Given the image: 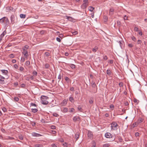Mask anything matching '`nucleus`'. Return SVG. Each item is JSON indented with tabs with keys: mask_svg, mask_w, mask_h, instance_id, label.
I'll return each instance as SVG.
<instances>
[{
	"mask_svg": "<svg viewBox=\"0 0 147 147\" xmlns=\"http://www.w3.org/2000/svg\"><path fill=\"white\" fill-rule=\"evenodd\" d=\"M0 23L4 25L6 29L8 26L9 24V22L7 17H4L0 19Z\"/></svg>",
	"mask_w": 147,
	"mask_h": 147,
	"instance_id": "obj_1",
	"label": "nucleus"
},
{
	"mask_svg": "<svg viewBox=\"0 0 147 147\" xmlns=\"http://www.w3.org/2000/svg\"><path fill=\"white\" fill-rule=\"evenodd\" d=\"M49 98L44 96H41V103L43 105H47L48 103V102L47 100Z\"/></svg>",
	"mask_w": 147,
	"mask_h": 147,
	"instance_id": "obj_2",
	"label": "nucleus"
},
{
	"mask_svg": "<svg viewBox=\"0 0 147 147\" xmlns=\"http://www.w3.org/2000/svg\"><path fill=\"white\" fill-rule=\"evenodd\" d=\"M118 125L117 123L115 122H113L111 124V130H116L117 129Z\"/></svg>",
	"mask_w": 147,
	"mask_h": 147,
	"instance_id": "obj_3",
	"label": "nucleus"
},
{
	"mask_svg": "<svg viewBox=\"0 0 147 147\" xmlns=\"http://www.w3.org/2000/svg\"><path fill=\"white\" fill-rule=\"evenodd\" d=\"M72 119L74 122L78 121L80 123L81 121V118L79 116H75Z\"/></svg>",
	"mask_w": 147,
	"mask_h": 147,
	"instance_id": "obj_4",
	"label": "nucleus"
},
{
	"mask_svg": "<svg viewBox=\"0 0 147 147\" xmlns=\"http://www.w3.org/2000/svg\"><path fill=\"white\" fill-rule=\"evenodd\" d=\"M22 53L24 55L25 58L26 59H27L28 57V54L27 51L25 49H23Z\"/></svg>",
	"mask_w": 147,
	"mask_h": 147,
	"instance_id": "obj_5",
	"label": "nucleus"
},
{
	"mask_svg": "<svg viewBox=\"0 0 147 147\" xmlns=\"http://www.w3.org/2000/svg\"><path fill=\"white\" fill-rule=\"evenodd\" d=\"M105 136L107 138H113V135L110 133L107 132L105 134Z\"/></svg>",
	"mask_w": 147,
	"mask_h": 147,
	"instance_id": "obj_6",
	"label": "nucleus"
},
{
	"mask_svg": "<svg viewBox=\"0 0 147 147\" xmlns=\"http://www.w3.org/2000/svg\"><path fill=\"white\" fill-rule=\"evenodd\" d=\"M1 71L2 74L5 76H8V70H5V69H2L1 70Z\"/></svg>",
	"mask_w": 147,
	"mask_h": 147,
	"instance_id": "obj_7",
	"label": "nucleus"
},
{
	"mask_svg": "<svg viewBox=\"0 0 147 147\" xmlns=\"http://www.w3.org/2000/svg\"><path fill=\"white\" fill-rule=\"evenodd\" d=\"M88 3H84L81 5V8L83 9H86L88 6Z\"/></svg>",
	"mask_w": 147,
	"mask_h": 147,
	"instance_id": "obj_8",
	"label": "nucleus"
},
{
	"mask_svg": "<svg viewBox=\"0 0 147 147\" xmlns=\"http://www.w3.org/2000/svg\"><path fill=\"white\" fill-rule=\"evenodd\" d=\"M6 10L7 11H15V9H14L13 8L11 7H6Z\"/></svg>",
	"mask_w": 147,
	"mask_h": 147,
	"instance_id": "obj_9",
	"label": "nucleus"
},
{
	"mask_svg": "<svg viewBox=\"0 0 147 147\" xmlns=\"http://www.w3.org/2000/svg\"><path fill=\"white\" fill-rule=\"evenodd\" d=\"M119 43L120 45L121 48L122 49H123L124 47V45L123 44H124L123 41L122 40L119 41Z\"/></svg>",
	"mask_w": 147,
	"mask_h": 147,
	"instance_id": "obj_10",
	"label": "nucleus"
},
{
	"mask_svg": "<svg viewBox=\"0 0 147 147\" xmlns=\"http://www.w3.org/2000/svg\"><path fill=\"white\" fill-rule=\"evenodd\" d=\"M10 19L11 22L13 24L15 20V17L13 15H11L10 17Z\"/></svg>",
	"mask_w": 147,
	"mask_h": 147,
	"instance_id": "obj_11",
	"label": "nucleus"
},
{
	"mask_svg": "<svg viewBox=\"0 0 147 147\" xmlns=\"http://www.w3.org/2000/svg\"><path fill=\"white\" fill-rule=\"evenodd\" d=\"M32 135L33 136L36 137H38L42 136L41 134L36 133H32Z\"/></svg>",
	"mask_w": 147,
	"mask_h": 147,
	"instance_id": "obj_12",
	"label": "nucleus"
},
{
	"mask_svg": "<svg viewBox=\"0 0 147 147\" xmlns=\"http://www.w3.org/2000/svg\"><path fill=\"white\" fill-rule=\"evenodd\" d=\"M138 124V123L137 121L136 122H135L134 123H133V125L131 126V128H133L135 127H137Z\"/></svg>",
	"mask_w": 147,
	"mask_h": 147,
	"instance_id": "obj_13",
	"label": "nucleus"
},
{
	"mask_svg": "<svg viewBox=\"0 0 147 147\" xmlns=\"http://www.w3.org/2000/svg\"><path fill=\"white\" fill-rule=\"evenodd\" d=\"M144 120V119L142 118H140L138 120L137 122L139 123L142 122Z\"/></svg>",
	"mask_w": 147,
	"mask_h": 147,
	"instance_id": "obj_14",
	"label": "nucleus"
},
{
	"mask_svg": "<svg viewBox=\"0 0 147 147\" xmlns=\"http://www.w3.org/2000/svg\"><path fill=\"white\" fill-rule=\"evenodd\" d=\"M114 11V9L113 8H111L110 9L109 14L110 16H112L113 14V12Z\"/></svg>",
	"mask_w": 147,
	"mask_h": 147,
	"instance_id": "obj_15",
	"label": "nucleus"
},
{
	"mask_svg": "<svg viewBox=\"0 0 147 147\" xmlns=\"http://www.w3.org/2000/svg\"><path fill=\"white\" fill-rule=\"evenodd\" d=\"M61 111L64 113H65L67 112L68 108L66 107H64L63 108L62 110H61Z\"/></svg>",
	"mask_w": 147,
	"mask_h": 147,
	"instance_id": "obj_16",
	"label": "nucleus"
},
{
	"mask_svg": "<svg viewBox=\"0 0 147 147\" xmlns=\"http://www.w3.org/2000/svg\"><path fill=\"white\" fill-rule=\"evenodd\" d=\"M69 100L72 103H74V101L73 97H71V96L69 97Z\"/></svg>",
	"mask_w": 147,
	"mask_h": 147,
	"instance_id": "obj_17",
	"label": "nucleus"
},
{
	"mask_svg": "<svg viewBox=\"0 0 147 147\" xmlns=\"http://www.w3.org/2000/svg\"><path fill=\"white\" fill-rule=\"evenodd\" d=\"M6 34V30H4L3 33H2V34H1L0 36V37L2 38Z\"/></svg>",
	"mask_w": 147,
	"mask_h": 147,
	"instance_id": "obj_18",
	"label": "nucleus"
},
{
	"mask_svg": "<svg viewBox=\"0 0 147 147\" xmlns=\"http://www.w3.org/2000/svg\"><path fill=\"white\" fill-rule=\"evenodd\" d=\"M94 7L92 6H90L88 8V9L89 11L92 12L94 10Z\"/></svg>",
	"mask_w": 147,
	"mask_h": 147,
	"instance_id": "obj_19",
	"label": "nucleus"
},
{
	"mask_svg": "<svg viewBox=\"0 0 147 147\" xmlns=\"http://www.w3.org/2000/svg\"><path fill=\"white\" fill-rule=\"evenodd\" d=\"M69 66L73 69L75 68V65L74 64H70L69 65Z\"/></svg>",
	"mask_w": 147,
	"mask_h": 147,
	"instance_id": "obj_20",
	"label": "nucleus"
},
{
	"mask_svg": "<svg viewBox=\"0 0 147 147\" xmlns=\"http://www.w3.org/2000/svg\"><path fill=\"white\" fill-rule=\"evenodd\" d=\"M31 111L33 113H35L37 112L38 110L36 109H31Z\"/></svg>",
	"mask_w": 147,
	"mask_h": 147,
	"instance_id": "obj_21",
	"label": "nucleus"
},
{
	"mask_svg": "<svg viewBox=\"0 0 147 147\" xmlns=\"http://www.w3.org/2000/svg\"><path fill=\"white\" fill-rule=\"evenodd\" d=\"M94 102V99L93 98H91L89 100V102L90 104H92Z\"/></svg>",
	"mask_w": 147,
	"mask_h": 147,
	"instance_id": "obj_22",
	"label": "nucleus"
},
{
	"mask_svg": "<svg viewBox=\"0 0 147 147\" xmlns=\"http://www.w3.org/2000/svg\"><path fill=\"white\" fill-rule=\"evenodd\" d=\"M30 61H26L24 64L26 66H28L29 65H30Z\"/></svg>",
	"mask_w": 147,
	"mask_h": 147,
	"instance_id": "obj_23",
	"label": "nucleus"
},
{
	"mask_svg": "<svg viewBox=\"0 0 147 147\" xmlns=\"http://www.w3.org/2000/svg\"><path fill=\"white\" fill-rule=\"evenodd\" d=\"M98 49V48L97 46H95L92 49V51L94 52H96L97 51Z\"/></svg>",
	"mask_w": 147,
	"mask_h": 147,
	"instance_id": "obj_24",
	"label": "nucleus"
},
{
	"mask_svg": "<svg viewBox=\"0 0 147 147\" xmlns=\"http://www.w3.org/2000/svg\"><path fill=\"white\" fill-rule=\"evenodd\" d=\"M88 137L90 138H91L92 136L93 135L91 132H89L88 134Z\"/></svg>",
	"mask_w": 147,
	"mask_h": 147,
	"instance_id": "obj_25",
	"label": "nucleus"
},
{
	"mask_svg": "<svg viewBox=\"0 0 147 147\" xmlns=\"http://www.w3.org/2000/svg\"><path fill=\"white\" fill-rule=\"evenodd\" d=\"M14 139V138L12 137H11L9 136H7L6 137V138H5V139H6V140H13V139Z\"/></svg>",
	"mask_w": 147,
	"mask_h": 147,
	"instance_id": "obj_26",
	"label": "nucleus"
},
{
	"mask_svg": "<svg viewBox=\"0 0 147 147\" xmlns=\"http://www.w3.org/2000/svg\"><path fill=\"white\" fill-rule=\"evenodd\" d=\"M26 16L25 14H21L20 15V17L21 18H26Z\"/></svg>",
	"mask_w": 147,
	"mask_h": 147,
	"instance_id": "obj_27",
	"label": "nucleus"
},
{
	"mask_svg": "<svg viewBox=\"0 0 147 147\" xmlns=\"http://www.w3.org/2000/svg\"><path fill=\"white\" fill-rule=\"evenodd\" d=\"M111 72L110 70L107 69V74L109 76H110L111 74Z\"/></svg>",
	"mask_w": 147,
	"mask_h": 147,
	"instance_id": "obj_28",
	"label": "nucleus"
},
{
	"mask_svg": "<svg viewBox=\"0 0 147 147\" xmlns=\"http://www.w3.org/2000/svg\"><path fill=\"white\" fill-rule=\"evenodd\" d=\"M110 146V144L109 143H106L104 144L102 147H109Z\"/></svg>",
	"mask_w": 147,
	"mask_h": 147,
	"instance_id": "obj_29",
	"label": "nucleus"
},
{
	"mask_svg": "<svg viewBox=\"0 0 147 147\" xmlns=\"http://www.w3.org/2000/svg\"><path fill=\"white\" fill-rule=\"evenodd\" d=\"M70 109V110L69 111L70 113H73L75 112V110L74 108H71Z\"/></svg>",
	"mask_w": 147,
	"mask_h": 147,
	"instance_id": "obj_30",
	"label": "nucleus"
},
{
	"mask_svg": "<svg viewBox=\"0 0 147 147\" xmlns=\"http://www.w3.org/2000/svg\"><path fill=\"white\" fill-rule=\"evenodd\" d=\"M32 74L34 76H36L37 75V73L36 71H34L32 72Z\"/></svg>",
	"mask_w": 147,
	"mask_h": 147,
	"instance_id": "obj_31",
	"label": "nucleus"
},
{
	"mask_svg": "<svg viewBox=\"0 0 147 147\" xmlns=\"http://www.w3.org/2000/svg\"><path fill=\"white\" fill-rule=\"evenodd\" d=\"M18 137L21 140H22L24 139L22 135H19V136Z\"/></svg>",
	"mask_w": 147,
	"mask_h": 147,
	"instance_id": "obj_32",
	"label": "nucleus"
},
{
	"mask_svg": "<svg viewBox=\"0 0 147 147\" xmlns=\"http://www.w3.org/2000/svg\"><path fill=\"white\" fill-rule=\"evenodd\" d=\"M62 103L65 105L67 103V100L66 99H64Z\"/></svg>",
	"mask_w": 147,
	"mask_h": 147,
	"instance_id": "obj_33",
	"label": "nucleus"
},
{
	"mask_svg": "<svg viewBox=\"0 0 147 147\" xmlns=\"http://www.w3.org/2000/svg\"><path fill=\"white\" fill-rule=\"evenodd\" d=\"M92 86L93 88H95L96 86V85L95 82H93L91 83Z\"/></svg>",
	"mask_w": 147,
	"mask_h": 147,
	"instance_id": "obj_34",
	"label": "nucleus"
},
{
	"mask_svg": "<svg viewBox=\"0 0 147 147\" xmlns=\"http://www.w3.org/2000/svg\"><path fill=\"white\" fill-rule=\"evenodd\" d=\"M49 67V65L48 63H46L45 65V67L46 69H48Z\"/></svg>",
	"mask_w": 147,
	"mask_h": 147,
	"instance_id": "obj_35",
	"label": "nucleus"
},
{
	"mask_svg": "<svg viewBox=\"0 0 147 147\" xmlns=\"http://www.w3.org/2000/svg\"><path fill=\"white\" fill-rule=\"evenodd\" d=\"M14 101L16 102H18L19 100V98L17 97H15L14 98Z\"/></svg>",
	"mask_w": 147,
	"mask_h": 147,
	"instance_id": "obj_36",
	"label": "nucleus"
},
{
	"mask_svg": "<svg viewBox=\"0 0 147 147\" xmlns=\"http://www.w3.org/2000/svg\"><path fill=\"white\" fill-rule=\"evenodd\" d=\"M79 135L78 134H76L75 135V138L76 139V140H77L79 138Z\"/></svg>",
	"mask_w": 147,
	"mask_h": 147,
	"instance_id": "obj_37",
	"label": "nucleus"
},
{
	"mask_svg": "<svg viewBox=\"0 0 147 147\" xmlns=\"http://www.w3.org/2000/svg\"><path fill=\"white\" fill-rule=\"evenodd\" d=\"M45 55L46 57H48L50 55V53L49 52H46L45 53Z\"/></svg>",
	"mask_w": 147,
	"mask_h": 147,
	"instance_id": "obj_38",
	"label": "nucleus"
},
{
	"mask_svg": "<svg viewBox=\"0 0 147 147\" xmlns=\"http://www.w3.org/2000/svg\"><path fill=\"white\" fill-rule=\"evenodd\" d=\"M5 83V81L2 79H0V84H3Z\"/></svg>",
	"mask_w": 147,
	"mask_h": 147,
	"instance_id": "obj_39",
	"label": "nucleus"
},
{
	"mask_svg": "<svg viewBox=\"0 0 147 147\" xmlns=\"http://www.w3.org/2000/svg\"><path fill=\"white\" fill-rule=\"evenodd\" d=\"M42 146L40 144H36L35 145V147H42Z\"/></svg>",
	"mask_w": 147,
	"mask_h": 147,
	"instance_id": "obj_40",
	"label": "nucleus"
},
{
	"mask_svg": "<svg viewBox=\"0 0 147 147\" xmlns=\"http://www.w3.org/2000/svg\"><path fill=\"white\" fill-rule=\"evenodd\" d=\"M65 80L68 82H69V78L67 77L65 78Z\"/></svg>",
	"mask_w": 147,
	"mask_h": 147,
	"instance_id": "obj_41",
	"label": "nucleus"
},
{
	"mask_svg": "<svg viewBox=\"0 0 147 147\" xmlns=\"http://www.w3.org/2000/svg\"><path fill=\"white\" fill-rule=\"evenodd\" d=\"M9 57L11 58H13L14 57V55L13 54H11L9 55Z\"/></svg>",
	"mask_w": 147,
	"mask_h": 147,
	"instance_id": "obj_42",
	"label": "nucleus"
},
{
	"mask_svg": "<svg viewBox=\"0 0 147 147\" xmlns=\"http://www.w3.org/2000/svg\"><path fill=\"white\" fill-rule=\"evenodd\" d=\"M96 147V143L95 142H93L92 143V145L91 147Z\"/></svg>",
	"mask_w": 147,
	"mask_h": 147,
	"instance_id": "obj_43",
	"label": "nucleus"
},
{
	"mask_svg": "<svg viewBox=\"0 0 147 147\" xmlns=\"http://www.w3.org/2000/svg\"><path fill=\"white\" fill-rule=\"evenodd\" d=\"M2 109L4 112H5L7 111L5 107H3Z\"/></svg>",
	"mask_w": 147,
	"mask_h": 147,
	"instance_id": "obj_44",
	"label": "nucleus"
},
{
	"mask_svg": "<svg viewBox=\"0 0 147 147\" xmlns=\"http://www.w3.org/2000/svg\"><path fill=\"white\" fill-rule=\"evenodd\" d=\"M131 39L134 41H136V39L134 36H132L131 37Z\"/></svg>",
	"mask_w": 147,
	"mask_h": 147,
	"instance_id": "obj_45",
	"label": "nucleus"
},
{
	"mask_svg": "<svg viewBox=\"0 0 147 147\" xmlns=\"http://www.w3.org/2000/svg\"><path fill=\"white\" fill-rule=\"evenodd\" d=\"M24 68H23V67H22V66H21L20 67V68H19V70L21 71H22L24 70Z\"/></svg>",
	"mask_w": 147,
	"mask_h": 147,
	"instance_id": "obj_46",
	"label": "nucleus"
},
{
	"mask_svg": "<svg viewBox=\"0 0 147 147\" xmlns=\"http://www.w3.org/2000/svg\"><path fill=\"white\" fill-rule=\"evenodd\" d=\"M18 85V83L17 82H14V86L15 87H17V86Z\"/></svg>",
	"mask_w": 147,
	"mask_h": 147,
	"instance_id": "obj_47",
	"label": "nucleus"
},
{
	"mask_svg": "<svg viewBox=\"0 0 147 147\" xmlns=\"http://www.w3.org/2000/svg\"><path fill=\"white\" fill-rule=\"evenodd\" d=\"M25 60V58L24 57H22L21 59V61L22 62H24Z\"/></svg>",
	"mask_w": 147,
	"mask_h": 147,
	"instance_id": "obj_48",
	"label": "nucleus"
},
{
	"mask_svg": "<svg viewBox=\"0 0 147 147\" xmlns=\"http://www.w3.org/2000/svg\"><path fill=\"white\" fill-rule=\"evenodd\" d=\"M25 85L24 84H21L20 86L21 88H24L25 87Z\"/></svg>",
	"mask_w": 147,
	"mask_h": 147,
	"instance_id": "obj_49",
	"label": "nucleus"
},
{
	"mask_svg": "<svg viewBox=\"0 0 147 147\" xmlns=\"http://www.w3.org/2000/svg\"><path fill=\"white\" fill-rule=\"evenodd\" d=\"M134 30L136 32L138 31V28L137 27H135L134 28Z\"/></svg>",
	"mask_w": 147,
	"mask_h": 147,
	"instance_id": "obj_50",
	"label": "nucleus"
},
{
	"mask_svg": "<svg viewBox=\"0 0 147 147\" xmlns=\"http://www.w3.org/2000/svg\"><path fill=\"white\" fill-rule=\"evenodd\" d=\"M13 67L14 68L16 69H18V65L16 64H14V65Z\"/></svg>",
	"mask_w": 147,
	"mask_h": 147,
	"instance_id": "obj_51",
	"label": "nucleus"
},
{
	"mask_svg": "<svg viewBox=\"0 0 147 147\" xmlns=\"http://www.w3.org/2000/svg\"><path fill=\"white\" fill-rule=\"evenodd\" d=\"M56 40L57 41L59 42H60L61 41V39H60V38L58 37H57L56 38Z\"/></svg>",
	"mask_w": 147,
	"mask_h": 147,
	"instance_id": "obj_52",
	"label": "nucleus"
},
{
	"mask_svg": "<svg viewBox=\"0 0 147 147\" xmlns=\"http://www.w3.org/2000/svg\"><path fill=\"white\" fill-rule=\"evenodd\" d=\"M53 114V116L55 117H57L59 116V115L57 113H54Z\"/></svg>",
	"mask_w": 147,
	"mask_h": 147,
	"instance_id": "obj_53",
	"label": "nucleus"
},
{
	"mask_svg": "<svg viewBox=\"0 0 147 147\" xmlns=\"http://www.w3.org/2000/svg\"><path fill=\"white\" fill-rule=\"evenodd\" d=\"M45 30H41L40 31V34H43L45 32Z\"/></svg>",
	"mask_w": 147,
	"mask_h": 147,
	"instance_id": "obj_54",
	"label": "nucleus"
},
{
	"mask_svg": "<svg viewBox=\"0 0 147 147\" xmlns=\"http://www.w3.org/2000/svg\"><path fill=\"white\" fill-rule=\"evenodd\" d=\"M123 84L122 82H120L119 84V86L120 87H122L123 86Z\"/></svg>",
	"mask_w": 147,
	"mask_h": 147,
	"instance_id": "obj_55",
	"label": "nucleus"
},
{
	"mask_svg": "<svg viewBox=\"0 0 147 147\" xmlns=\"http://www.w3.org/2000/svg\"><path fill=\"white\" fill-rule=\"evenodd\" d=\"M29 48V46L28 45H25L24 47V49H25L26 50L27 49H28Z\"/></svg>",
	"mask_w": 147,
	"mask_h": 147,
	"instance_id": "obj_56",
	"label": "nucleus"
},
{
	"mask_svg": "<svg viewBox=\"0 0 147 147\" xmlns=\"http://www.w3.org/2000/svg\"><path fill=\"white\" fill-rule=\"evenodd\" d=\"M51 128L52 129H55V126L54 125H52L51 126Z\"/></svg>",
	"mask_w": 147,
	"mask_h": 147,
	"instance_id": "obj_57",
	"label": "nucleus"
},
{
	"mask_svg": "<svg viewBox=\"0 0 147 147\" xmlns=\"http://www.w3.org/2000/svg\"><path fill=\"white\" fill-rule=\"evenodd\" d=\"M124 20H127V17L126 15L124 16Z\"/></svg>",
	"mask_w": 147,
	"mask_h": 147,
	"instance_id": "obj_58",
	"label": "nucleus"
},
{
	"mask_svg": "<svg viewBox=\"0 0 147 147\" xmlns=\"http://www.w3.org/2000/svg\"><path fill=\"white\" fill-rule=\"evenodd\" d=\"M30 105L31 106H34V107H36V105L35 104L33 103H31L30 104Z\"/></svg>",
	"mask_w": 147,
	"mask_h": 147,
	"instance_id": "obj_59",
	"label": "nucleus"
},
{
	"mask_svg": "<svg viewBox=\"0 0 147 147\" xmlns=\"http://www.w3.org/2000/svg\"><path fill=\"white\" fill-rule=\"evenodd\" d=\"M81 109H82V108H81V107L80 106V105L78 107V110L81 111Z\"/></svg>",
	"mask_w": 147,
	"mask_h": 147,
	"instance_id": "obj_60",
	"label": "nucleus"
},
{
	"mask_svg": "<svg viewBox=\"0 0 147 147\" xmlns=\"http://www.w3.org/2000/svg\"><path fill=\"white\" fill-rule=\"evenodd\" d=\"M128 46L130 47H133V45L131 43H130L128 44Z\"/></svg>",
	"mask_w": 147,
	"mask_h": 147,
	"instance_id": "obj_61",
	"label": "nucleus"
},
{
	"mask_svg": "<svg viewBox=\"0 0 147 147\" xmlns=\"http://www.w3.org/2000/svg\"><path fill=\"white\" fill-rule=\"evenodd\" d=\"M139 101L136 99H134V102L135 103H138Z\"/></svg>",
	"mask_w": 147,
	"mask_h": 147,
	"instance_id": "obj_62",
	"label": "nucleus"
},
{
	"mask_svg": "<svg viewBox=\"0 0 147 147\" xmlns=\"http://www.w3.org/2000/svg\"><path fill=\"white\" fill-rule=\"evenodd\" d=\"M139 134L138 132H136L135 134V136L136 137L138 136H139Z\"/></svg>",
	"mask_w": 147,
	"mask_h": 147,
	"instance_id": "obj_63",
	"label": "nucleus"
},
{
	"mask_svg": "<svg viewBox=\"0 0 147 147\" xmlns=\"http://www.w3.org/2000/svg\"><path fill=\"white\" fill-rule=\"evenodd\" d=\"M51 146L52 147H57V146L54 144H52Z\"/></svg>",
	"mask_w": 147,
	"mask_h": 147,
	"instance_id": "obj_64",
	"label": "nucleus"
}]
</instances>
